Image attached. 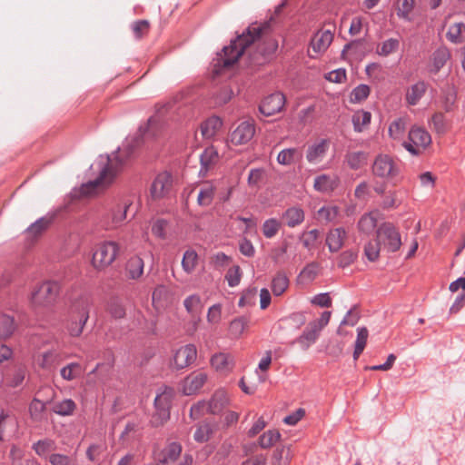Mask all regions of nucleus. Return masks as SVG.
<instances>
[{
    "label": "nucleus",
    "instance_id": "58836bf2",
    "mask_svg": "<svg viewBox=\"0 0 465 465\" xmlns=\"http://www.w3.org/2000/svg\"><path fill=\"white\" fill-rule=\"evenodd\" d=\"M281 439V433L277 430H269L259 438V445L262 449H269L278 442Z\"/></svg>",
    "mask_w": 465,
    "mask_h": 465
},
{
    "label": "nucleus",
    "instance_id": "f704fd0d",
    "mask_svg": "<svg viewBox=\"0 0 465 465\" xmlns=\"http://www.w3.org/2000/svg\"><path fill=\"white\" fill-rule=\"evenodd\" d=\"M415 6L414 0H397L396 2V11L398 16L406 19H412V11Z\"/></svg>",
    "mask_w": 465,
    "mask_h": 465
},
{
    "label": "nucleus",
    "instance_id": "f3484780",
    "mask_svg": "<svg viewBox=\"0 0 465 465\" xmlns=\"http://www.w3.org/2000/svg\"><path fill=\"white\" fill-rule=\"evenodd\" d=\"M329 148V141L322 139L320 142L310 145L307 149L306 159L310 163H317L325 156Z\"/></svg>",
    "mask_w": 465,
    "mask_h": 465
},
{
    "label": "nucleus",
    "instance_id": "cd10ccee",
    "mask_svg": "<svg viewBox=\"0 0 465 465\" xmlns=\"http://www.w3.org/2000/svg\"><path fill=\"white\" fill-rule=\"evenodd\" d=\"M292 454L290 446L277 447L272 456V465H289Z\"/></svg>",
    "mask_w": 465,
    "mask_h": 465
},
{
    "label": "nucleus",
    "instance_id": "393cba45",
    "mask_svg": "<svg viewBox=\"0 0 465 465\" xmlns=\"http://www.w3.org/2000/svg\"><path fill=\"white\" fill-rule=\"evenodd\" d=\"M223 122L218 116H212L202 123L200 129L203 138H213L222 127Z\"/></svg>",
    "mask_w": 465,
    "mask_h": 465
},
{
    "label": "nucleus",
    "instance_id": "4468645a",
    "mask_svg": "<svg viewBox=\"0 0 465 465\" xmlns=\"http://www.w3.org/2000/svg\"><path fill=\"white\" fill-rule=\"evenodd\" d=\"M89 319V311L83 307L79 312H73L70 316L67 330L72 337H78L82 334L84 327Z\"/></svg>",
    "mask_w": 465,
    "mask_h": 465
},
{
    "label": "nucleus",
    "instance_id": "774afa93",
    "mask_svg": "<svg viewBox=\"0 0 465 465\" xmlns=\"http://www.w3.org/2000/svg\"><path fill=\"white\" fill-rule=\"evenodd\" d=\"M318 268L319 266L316 262L309 263L302 269L300 275L307 281H312L318 274Z\"/></svg>",
    "mask_w": 465,
    "mask_h": 465
},
{
    "label": "nucleus",
    "instance_id": "a19ab883",
    "mask_svg": "<svg viewBox=\"0 0 465 465\" xmlns=\"http://www.w3.org/2000/svg\"><path fill=\"white\" fill-rule=\"evenodd\" d=\"M289 280L284 273L278 272L272 281V291L275 296L282 295L288 288Z\"/></svg>",
    "mask_w": 465,
    "mask_h": 465
},
{
    "label": "nucleus",
    "instance_id": "423d86ee",
    "mask_svg": "<svg viewBox=\"0 0 465 465\" xmlns=\"http://www.w3.org/2000/svg\"><path fill=\"white\" fill-rule=\"evenodd\" d=\"M376 238L388 252H395L401 246V234L391 223H381L376 231Z\"/></svg>",
    "mask_w": 465,
    "mask_h": 465
},
{
    "label": "nucleus",
    "instance_id": "ea45409f",
    "mask_svg": "<svg viewBox=\"0 0 465 465\" xmlns=\"http://www.w3.org/2000/svg\"><path fill=\"white\" fill-rule=\"evenodd\" d=\"M46 410V402L34 398L29 404V413L31 418L35 421H41L43 415Z\"/></svg>",
    "mask_w": 465,
    "mask_h": 465
},
{
    "label": "nucleus",
    "instance_id": "ddd939ff",
    "mask_svg": "<svg viewBox=\"0 0 465 465\" xmlns=\"http://www.w3.org/2000/svg\"><path fill=\"white\" fill-rule=\"evenodd\" d=\"M255 134V127L250 122L241 123L230 134V141L234 145L246 144Z\"/></svg>",
    "mask_w": 465,
    "mask_h": 465
},
{
    "label": "nucleus",
    "instance_id": "09e8293b",
    "mask_svg": "<svg viewBox=\"0 0 465 465\" xmlns=\"http://www.w3.org/2000/svg\"><path fill=\"white\" fill-rule=\"evenodd\" d=\"M381 247V245L377 238L370 241L364 246V255L370 262H376L380 256Z\"/></svg>",
    "mask_w": 465,
    "mask_h": 465
},
{
    "label": "nucleus",
    "instance_id": "37998d69",
    "mask_svg": "<svg viewBox=\"0 0 465 465\" xmlns=\"http://www.w3.org/2000/svg\"><path fill=\"white\" fill-rule=\"evenodd\" d=\"M198 262V254L194 250H187L183 253L182 266L184 272L192 273Z\"/></svg>",
    "mask_w": 465,
    "mask_h": 465
},
{
    "label": "nucleus",
    "instance_id": "bb28decb",
    "mask_svg": "<svg viewBox=\"0 0 465 465\" xmlns=\"http://www.w3.org/2000/svg\"><path fill=\"white\" fill-rule=\"evenodd\" d=\"M427 84L423 81H420L412 84L406 93V101L410 105H416L421 97L425 94Z\"/></svg>",
    "mask_w": 465,
    "mask_h": 465
},
{
    "label": "nucleus",
    "instance_id": "13d9d810",
    "mask_svg": "<svg viewBox=\"0 0 465 465\" xmlns=\"http://www.w3.org/2000/svg\"><path fill=\"white\" fill-rule=\"evenodd\" d=\"M319 236L320 231L318 229H312L302 233V242L305 248L310 250L314 246Z\"/></svg>",
    "mask_w": 465,
    "mask_h": 465
},
{
    "label": "nucleus",
    "instance_id": "6ab92c4d",
    "mask_svg": "<svg viewBox=\"0 0 465 465\" xmlns=\"http://www.w3.org/2000/svg\"><path fill=\"white\" fill-rule=\"evenodd\" d=\"M346 231L342 227L331 230L326 237V244L331 252H337L343 245Z\"/></svg>",
    "mask_w": 465,
    "mask_h": 465
},
{
    "label": "nucleus",
    "instance_id": "0e129e2a",
    "mask_svg": "<svg viewBox=\"0 0 465 465\" xmlns=\"http://www.w3.org/2000/svg\"><path fill=\"white\" fill-rule=\"evenodd\" d=\"M228 285L230 287H235L240 283L241 281V269L238 265L233 266L229 269L226 276H225Z\"/></svg>",
    "mask_w": 465,
    "mask_h": 465
},
{
    "label": "nucleus",
    "instance_id": "dca6fc26",
    "mask_svg": "<svg viewBox=\"0 0 465 465\" xmlns=\"http://www.w3.org/2000/svg\"><path fill=\"white\" fill-rule=\"evenodd\" d=\"M218 160V153L214 147L205 148L200 155L201 168L199 175L205 177L208 172L213 167Z\"/></svg>",
    "mask_w": 465,
    "mask_h": 465
},
{
    "label": "nucleus",
    "instance_id": "f257e3e1",
    "mask_svg": "<svg viewBox=\"0 0 465 465\" xmlns=\"http://www.w3.org/2000/svg\"><path fill=\"white\" fill-rule=\"evenodd\" d=\"M180 105L176 100H172L156 108L155 114L148 119L144 126L139 128V134L132 140H126L122 148L115 153L114 163L109 155H101L92 165L99 174L92 181L84 183L81 187L83 194H89L97 187L108 184L113 181L114 176L127 162L136 155L137 149L148 139L157 138L162 134L169 121H177V111Z\"/></svg>",
    "mask_w": 465,
    "mask_h": 465
},
{
    "label": "nucleus",
    "instance_id": "864d4df0",
    "mask_svg": "<svg viewBox=\"0 0 465 465\" xmlns=\"http://www.w3.org/2000/svg\"><path fill=\"white\" fill-rule=\"evenodd\" d=\"M213 430L210 424L204 423L198 426L194 431L193 439L196 442L203 443L210 440Z\"/></svg>",
    "mask_w": 465,
    "mask_h": 465
},
{
    "label": "nucleus",
    "instance_id": "338daca9",
    "mask_svg": "<svg viewBox=\"0 0 465 465\" xmlns=\"http://www.w3.org/2000/svg\"><path fill=\"white\" fill-rule=\"evenodd\" d=\"M311 302L322 308H330L332 304L331 298L327 292L316 294L312 297Z\"/></svg>",
    "mask_w": 465,
    "mask_h": 465
},
{
    "label": "nucleus",
    "instance_id": "2f4dec72",
    "mask_svg": "<svg viewBox=\"0 0 465 465\" xmlns=\"http://www.w3.org/2000/svg\"><path fill=\"white\" fill-rule=\"evenodd\" d=\"M369 336V331L366 327H359L357 329V338L355 341V347L353 351V359L357 361L360 355L365 349L367 340Z\"/></svg>",
    "mask_w": 465,
    "mask_h": 465
},
{
    "label": "nucleus",
    "instance_id": "412c9836",
    "mask_svg": "<svg viewBox=\"0 0 465 465\" xmlns=\"http://www.w3.org/2000/svg\"><path fill=\"white\" fill-rule=\"evenodd\" d=\"M285 223L290 228H294L302 224L305 218L304 211L298 206L287 208L282 215Z\"/></svg>",
    "mask_w": 465,
    "mask_h": 465
},
{
    "label": "nucleus",
    "instance_id": "f8f14e48",
    "mask_svg": "<svg viewBox=\"0 0 465 465\" xmlns=\"http://www.w3.org/2000/svg\"><path fill=\"white\" fill-rule=\"evenodd\" d=\"M182 445L178 442H171L163 450L153 451V459L162 465H169L174 463L182 454Z\"/></svg>",
    "mask_w": 465,
    "mask_h": 465
},
{
    "label": "nucleus",
    "instance_id": "5701e85b",
    "mask_svg": "<svg viewBox=\"0 0 465 465\" xmlns=\"http://www.w3.org/2000/svg\"><path fill=\"white\" fill-rule=\"evenodd\" d=\"M216 192V186L213 182H204L199 190L197 196V203L199 206L207 207L211 205L213 201Z\"/></svg>",
    "mask_w": 465,
    "mask_h": 465
},
{
    "label": "nucleus",
    "instance_id": "a878e982",
    "mask_svg": "<svg viewBox=\"0 0 465 465\" xmlns=\"http://www.w3.org/2000/svg\"><path fill=\"white\" fill-rule=\"evenodd\" d=\"M57 446L54 440L45 438L33 443L32 450L41 458L47 459L49 453L54 451Z\"/></svg>",
    "mask_w": 465,
    "mask_h": 465
},
{
    "label": "nucleus",
    "instance_id": "603ef678",
    "mask_svg": "<svg viewBox=\"0 0 465 465\" xmlns=\"http://www.w3.org/2000/svg\"><path fill=\"white\" fill-rule=\"evenodd\" d=\"M230 355L224 352L215 353L211 359V364L216 371H226L229 369Z\"/></svg>",
    "mask_w": 465,
    "mask_h": 465
},
{
    "label": "nucleus",
    "instance_id": "4c0bfd02",
    "mask_svg": "<svg viewBox=\"0 0 465 465\" xmlns=\"http://www.w3.org/2000/svg\"><path fill=\"white\" fill-rule=\"evenodd\" d=\"M249 319L241 316L233 319L229 325V332L233 338H239L248 327Z\"/></svg>",
    "mask_w": 465,
    "mask_h": 465
},
{
    "label": "nucleus",
    "instance_id": "6e6552de",
    "mask_svg": "<svg viewBox=\"0 0 465 465\" xmlns=\"http://www.w3.org/2000/svg\"><path fill=\"white\" fill-rule=\"evenodd\" d=\"M371 171L376 177L392 180L399 175L400 165L392 156L381 153L376 156L371 166Z\"/></svg>",
    "mask_w": 465,
    "mask_h": 465
},
{
    "label": "nucleus",
    "instance_id": "79ce46f5",
    "mask_svg": "<svg viewBox=\"0 0 465 465\" xmlns=\"http://www.w3.org/2000/svg\"><path fill=\"white\" fill-rule=\"evenodd\" d=\"M14 330V318L6 314H0V340H5L11 336Z\"/></svg>",
    "mask_w": 465,
    "mask_h": 465
},
{
    "label": "nucleus",
    "instance_id": "c9c22d12",
    "mask_svg": "<svg viewBox=\"0 0 465 465\" xmlns=\"http://www.w3.org/2000/svg\"><path fill=\"white\" fill-rule=\"evenodd\" d=\"M53 217L44 216L37 219L26 230V232L36 237L42 234L52 223Z\"/></svg>",
    "mask_w": 465,
    "mask_h": 465
},
{
    "label": "nucleus",
    "instance_id": "4d7b16f0",
    "mask_svg": "<svg viewBox=\"0 0 465 465\" xmlns=\"http://www.w3.org/2000/svg\"><path fill=\"white\" fill-rule=\"evenodd\" d=\"M358 254L356 252L352 250H346L338 257L337 264L340 268H346L354 262Z\"/></svg>",
    "mask_w": 465,
    "mask_h": 465
},
{
    "label": "nucleus",
    "instance_id": "052dcab7",
    "mask_svg": "<svg viewBox=\"0 0 465 465\" xmlns=\"http://www.w3.org/2000/svg\"><path fill=\"white\" fill-rule=\"evenodd\" d=\"M431 123L438 134H444L447 131V122L445 115L442 113H435L431 116Z\"/></svg>",
    "mask_w": 465,
    "mask_h": 465
},
{
    "label": "nucleus",
    "instance_id": "0eeeda50",
    "mask_svg": "<svg viewBox=\"0 0 465 465\" xmlns=\"http://www.w3.org/2000/svg\"><path fill=\"white\" fill-rule=\"evenodd\" d=\"M431 143V136L424 128L412 126L409 131L408 141L402 146L412 155H419Z\"/></svg>",
    "mask_w": 465,
    "mask_h": 465
},
{
    "label": "nucleus",
    "instance_id": "39448f33",
    "mask_svg": "<svg viewBox=\"0 0 465 465\" xmlns=\"http://www.w3.org/2000/svg\"><path fill=\"white\" fill-rule=\"evenodd\" d=\"M173 390L165 387L154 399L155 412L152 416L151 424L153 427L163 425L170 419V409L173 399Z\"/></svg>",
    "mask_w": 465,
    "mask_h": 465
},
{
    "label": "nucleus",
    "instance_id": "a211bd4d",
    "mask_svg": "<svg viewBox=\"0 0 465 465\" xmlns=\"http://www.w3.org/2000/svg\"><path fill=\"white\" fill-rule=\"evenodd\" d=\"M333 38L331 31H316L311 40V47L316 54L325 51Z\"/></svg>",
    "mask_w": 465,
    "mask_h": 465
},
{
    "label": "nucleus",
    "instance_id": "c756f323",
    "mask_svg": "<svg viewBox=\"0 0 465 465\" xmlns=\"http://www.w3.org/2000/svg\"><path fill=\"white\" fill-rule=\"evenodd\" d=\"M227 399L223 391H216L207 404V410L212 414H218L225 407Z\"/></svg>",
    "mask_w": 465,
    "mask_h": 465
},
{
    "label": "nucleus",
    "instance_id": "9b49d317",
    "mask_svg": "<svg viewBox=\"0 0 465 465\" xmlns=\"http://www.w3.org/2000/svg\"><path fill=\"white\" fill-rule=\"evenodd\" d=\"M197 357V349L194 344H186L179 348L173 359L175 369L182 370L193 363Z\"/></svg>",
    "mask_w": 465,
    "mask_h": 465
},
{
    "label": "nucleus",
    "instance_id": "b1692460",
    "mask_svg": "<svg viewBox=\"0 0 465 465\" xmlns=\"http://www.w3.org/2000/svg\"><path fill=\"white\" fill-rule=\"evenodd\" d=\"M313 186L320 193H331L338 186V179L329 174H321L315 177Z\"/></svg>",
    "mask_w": 465,
    "mask_h": 465
},
{
    "label": "nucleus",
    "instance_id": "4be33fe9",
    "mask_svg": "<svg viewBox=\"0 0 465 465\" xmlns=\"http://www.w3.org/2000/svg\"><path fill=\"white\" fill-rule=\"evenodd\" d=\"M450 59V50L445 46H440L436 49L432 55L431 61L432 64L430 68V72L432 74H437L440 70L446 64V63Z\"/></svg>",
    "mask_w": 465,
    "mask_h": 465
},
{
    "label": "nucleus",
    "instance_id": "20e7f679",
    "mask_svg": "<svg viewBox=\"0 0 465 465\" xmlns=\"http://www.w3.org/2000/svg\"><path fill=\"white\" fill-rule=\"evenodd\" d=\"M120 252L121 247L116 242H102L95 246L92 264L97 270H104L115 261Z\"/></svg>",
    "mask_w": 465,
    "mask_h": 465
},
{
    "label": "nucleus",
    "instance_id": "bf43d9fd",
    "mask_svg": "<svg viewBox=\"0 0 465 465\" xmlns=\"http://www.w3.org/2000/svg\"><path fill=\"white\" fill-rule=\"evenodd\" d=\"M371 195V187L365 181L360 183L354 191V196L361 202H367Z\"/></svg>",
    "mask_w": 465,
    "mask_h": 465
},
{
    "label": "nucleus",
    "instance_id": "8fccbe9b",
    "mask_svg": "<svg viewBox=\"0 0 465 465\" xmlns=\"http://www.w3.org/2000/svg\"><path fill=\"white\" fill-rule=\"evenodd\" d=\"M298 155L299 151L296 148L283 149L278 153L277 162L282 165H290L294 163Z\"/></svg>",
    "mask_w": 465,
    "mask_h": 465
},
{
    "label": "nucleus",
    "instance_id": "f03ea898",
    "mask_svg": "<svg viewBox=\"0 0 465 465\" xmlns=\"http://www.w3.org/2000/svg\"><path fill=\"white\" fill-rule=\"evenodd\" d=\"M265 32L242 31V35L232 40L230 45L224 46L220 53L216 54V57L213 59L211 66L213 76L221 75L230 70L252 44L263 37Z\"/></svg>",
    "mask_w": 465,
    "mask_h": 465
},
{
    "label": "nucleus",
    "instance_id": "aec40b11",
    "mask_svg": "<svg viewBox=\"0 0 465 465\" xmlns=\"http://www.w3.org/2000/svg\"><path fill=\"white\" fill-rule=\"evenodd\" d=\"M143 260L139 255H133L125 264L126 276L131 280H138L143 273Z\"/></svg>",
    "mask_w": 465,
    "mask_h": 465
},
{
    "label": "nucleus",
    "instance_id": "1a4fd4ad",
    "mask_svg": "<svg viewBox=\"0 0 465 465\" xmlns=\"http://www.w3.org/2000/svg\"><path fill=\"white\" fill-rule=\"evenodd\" d=\"M286 99L282 93L276 92L266 96L259 105V112L263 116H272L280 113L284 107Z\"/></svg>",
    "mask_w": 465,
    "mask_h": 465
},
{
    "label": "nucleus",
    "instance_id": "473e14b6",
    "mask_svg": "<svg viewBox=\"0 0 465 465\" xmlns=\"http://www.w3.org/2000/svg\"><path fill=\"white\" fill-rule=\"evenodd\" d=\"M84 373L82 365L78 362H71L60 371L61 377L65 381H73L81 377Z\"/></svg>",
    "mask_w": 465,
    "mask_h": 465
},
{
    "label": "nucleus",
    "instance_id": "72a5a7b5",
    "mask_svg": "<svg viewBox=\"0 0 465 465\" xmlns=\"http://www.w3.org/2000/svg\"><path fill=\"white\" fill-rule=\"evenodd\" d=\"M345 160L351 169L358 170L366 163L367 153L362 151L351 152L346 154Z\"/></svg>",
    "mask_w": 465,
    "mask_h": 465
},
{
    "label": "nucleus",
    "instance_id": "3c124183",
    "mask_svg": "<svg viewBox=\"0 0 465 465\" xmlns=\"http://www.w3.org/2000/svg\"><path fill=\"white\" fill-rule=\"evenodd\" d=\"M183 305L187 312L195 317L201 309V298L197 294H192L184 300Z\"/></svg>",
    "mask_w": 465,
    "mask_h": 465
},
{
    "label": "nucleus",
    "instance_id": "7c9ffc66",
    "mask_svg": "<svg viewBox=\"0 0 465 465\" xmlns=\"http://www.w3.org/2000/svg\"><path fill=\"white\" fill-rule=\"evenodd\" d=\"M76 409V404L72 399H64L62 401L55 402L52 411L59 416H70Z\"/></svg>",
    "mask_w": 465,
    "mask_h": 465
},
{
    "label": "nucleus",
    "instance_id": "49530a36",
    "mask_svg": "<svg viewBox=\"0 0 465 465\" xmlns=\"http://www.w3.org/2000/svg\"><path fill=\"white\" fill-rule=\"evenodd\" d=\"M281 228V223L275 218H270L264 221L262 231L267 239L273 238Z\"/></svg>",
    "mask_w": 465,
    "mask_h": 465
},
{
    "label": "nucleus",
    "instance_id": "c85d7f7f",
    "mask_svg": "<svg viewBox=\"0 0 465 465\" xmlns=\"http://www.w3.org/2000/svg\"><path fill=\"white\" fill-rule=\"evenodd\" d=\"M25 368L14 367L5 374V381L10 387L15 388L22 384L25 380Z\"/></svg>",
    "mask_w": 465,
    "mask_h": 465
},
{
    "label": "nucleus",
    "instance_id": "2eb2a0df",
    "mask_svg": "<svg viewBox=\"0 0 465 465\" xmlns=\"http://www.w3.org/2000/svg\"><path fill=\"white\" fill-rule=\"evenodd\" d=\"M207 375L204 372H193L183 381V391L185 395L196 393L205 383Z\"/></svg>",
    "mask_w": 465,
    "mask_h": 465
},
{
    "label": "nucleus",
    "instance_id": "69168bd1",
    "mask_svg": "<svg viewBox=\"0 0 465 465\" xmlns=\"http://www.w3.org/2000/svg\"><path fill=\"white\" fill-rule=\"evenodd\" d=\"M222 305L220 303L213 304L208 310L207 321L212 324H216L221 321Z\"/></svg>",
    "mask_w": 465,
    "mask_h": 465
},
{
    "label": "nucleus",
    "instance_id": "5fc2aeb1",
    "mask_svg": "<svg viewBox=\"0 0 465 465\" xmlns=\"http://www.w3.org/2000/svg\"><path fill=\"white\" fill-rule=\"evenodd\" d=\"M399 45L400 42L398 39L390 38L377 47V54L381 56H388L389 54L396 52Z\"/></svg>",
    "mask_w": 465,
    "mask_h": 465
},
{
    "label": "nucleus",
    "instance_id": "6e6d98bb",
    "mask_svg": "<svg viewBox=\"0 0 465 465\" xmlns=\"http://www.w3.org/2000/svg\"><path fill=\"white\" fill-rule=\"evenodd\" d=\"M371 92L369 85L359 84L351 93V101L352 103H361L367 99Z\"/></svg>",
    "mask_w": 465,
    "mask_h": 465
},
{
    "label": "nucleus",
    "instance_id": "e2e57ef3",
    "mask_svg": "<svg viewBox=\"0 0 465 465\" xmlns=\"http://www.w3.org/2000/svg\"><path fill=\"white\" fill-rule=\"evenodd\" d=\"M51 465H74L72 457L61 453H52L48 457Z\"/></svg>",
    "mask_w": 465,
    "mask_h": 465
},
{
    "label": "nucleus",
    "instance_id": "9d476101",
    "mask_svg": "<svg viewBox=\"0 0 465 465\" xmlns=\"http://www.w3.org/2000/svg\"><path fill=\"white\" fill-rule=\"evenodd\" d=\"M173 186V177L168 172H163L156 175L152 183L150 193L153 199L165 197Z\"/></svg>",
    "mask_w": 465,
    "mask_h": 465
},
{
    "label": "nucleus",
    "instance_id": "de8ad7c7",
    "mask_svg": "<svg viewBox=\"0 0 465 465\" xmlns=\"http://www.w3.org/2000/svg\"><path fill=\"white\" fill-rule=\"evenodd\" d=\"M406 128V121L403 118H398L391 123L389 126V135L393 140H399L402 137Z\"/></svg>",
    "mask_w": 465,
    "mask_h": 465
},
{
    "label": "nucleus",
    "instance_id": "e433bc0d",
    "mask_svg": "<svg viewBox=\"0 0 465 465\" xmlns=\"http://www.w3.org/2000/svg\"><path fill=\"white\" fill-rule=\"evenodd\" d=\"M371 114L367 111H358L352 115L353 129L357 133L362 132L363 128L370 124Z\"/></svg>",
    "mask_w": 465,
    "mask_h": 465
},
{
    "label": "nucleus",
    "instance_id": "a18cd8bd",
    "mask_svg": "<svg viewBox=\"0 0 465 465\" xmlns=\"http://www.w3.org/2000/svg\"><path fill=\"white\" fill-rule=\"evenodd\" d=\"M321 332V330L313 325L312 322L308 324V326L304 329L302 335L299 337V342L303 343L307 341V346L312 343H314L318 339V336Z\"/></svg>",
    "mask_w": 465,
    "mask_h": 465
},
{
    "label": "nucleus",
    "instance_id": "680f3d73",
    "mask_svg": "<svg viewBox=\"0 0 465 465\" xmlns=\"http://www.w3.org/2000/svg\"><path fill=\"white\" fill-rule=\"evenodd\" d=\"M396 191H389L384 194L381 206L383 209L396 208L400 205L401 200L397 197Z\"/></svg>",
    "mask_w": 465,
    "mask_h": 465
},
{
    "label": "nucleus",
    "instance_id": "7ed1b4c3",
    "mask_svg": "<svg viewBox=\"0 0 465 465\" xmlns=\"http://www.w3.org/2000/svg\"><path fill=\"white\" fill-rule=\"evenodd\" d=\"M60 285L54 281L42 282L31 295V303L35 310L50 308L59 294Z\"/></svg>",
    "mask_w": 465,
    "mask_h": 465
},
{
    "label": "nucleus",
    "instance_id": "c03bdc74",
    "mask_svg": "<svg viewBox=\"0 0 465 465\" xmlns=\"http://www.w3.org/2000/svg\"><path fill=\"white\" fill-rule=\"evenodd\" d=\"M377 226V220L371 213L363 214L358 222V229L360 232L369 234Z\"/></svg>",
    "mask_w": 465,
    "mask_h": 465
}]
</instances>
